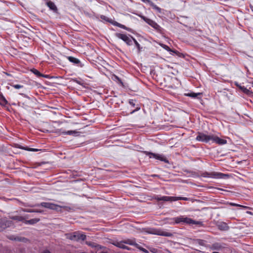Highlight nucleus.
I'll return each instance as SVG.
<instances>
[{
    "instance_id": "obj_1",
    "label": "nucleus",
    "mask_w": 253,
    "mask_h": 253,
    "mask_svg": "<svg viewBox=\"0 0 253 253\" xmlns=\"http://www.w3.org/2000/svg\"><path fill=\"white\" fill-rule=\"evenodd\" d=\"M171 220L174 222V223L176 224L185 223L189 225L195 224L199 226H203V222L200 221H196L190 218L185 217L184 216L173 217Z\"/></svg>"
},
{
    "instance_id": "obj_2",
    "label": "nucleus",
    "mask_w": 253,
    "mask_h": 253,
    "mask_svg": "<svg viewBox=\"0 0 253 253\" xmlns=\"http://www.w3.org/2000/svg\"><path fill=\"white\" fill-rule=\"evenodd\" d=\"M201 176L204 177H210L217 179H226L229 177V175L217 172H203L201 174Z\"/></svg>"
},
{
    "instance_id": "obj_3",
    "label": "nucleus",
    "mask_w": 253,
    "mask_h": 253,
    "mask_svg": "<svg viewBox=\"0 0 253 253\" xmlns=\"http://www.w3.org/2000/svg\"><path fill=\"white\" fill-rule=\"evenodd\" d=\"M154 199L158 201H176L178 200H184V201H188V198L186 197H170V196H160L159 195H155L154 197Z\"/></svg>"
},
{
    "instance_id": "obj_4",
    "label": "nucleus",
    "mask_w": 253,
    "mask_h": 253,
    "mask_svg": "<svg viewBox=\"0 0 253 253\" xmlns=\"http://www.w3.org/2000/svg\"><path fill=\"white\" fill-rule=\"evenodd\" d=\"M147 232L151 234L157 235L165 237H171L172 236V233L167 232L166 230H164L161 229L150 228L147 231Z\"/></svg>"
},
{
    "instance_id": "obj_5",
    "label": "nucleus",
    "mask_w": 253,
    "mask_h": 253,
    "mask_svg": "<svg viewBox=\"0 0 253 253\" xmlns=\"http://www.w3.org/2000/svg\"><path fill=\"white\" fill-rule=\"evenodd\" d=\"M115 36L123 40L128 46L133 44V40L134 38L131 35L117 33L115 34Z\"/></svg>"
},
{
    "instance_id": "obj_6",
    "label": "nucleus",
    "mask_w": 253,
    "mask_h": 253,
    "mask_svg": "<svg viewBox=\"0 0 253 253\" xmlns=\"http://www.w3.org/2000/svg\"><path fill=\"white\" fill-rule=\"evenodd\" d=\"M67 238L71 240L78 241H84L86 239V235L81 233L80 232H75L73 233L66 234Z\"/></svg>"
},
{
    "instance_id": "obj_7",
    "label": "nucleus",
    "mask_w": 253,
    "mask_h": 253,
    "mask_svg": "<svg viewBox=\"0 0 253 253\" xmlns=\"http://www.w3.org/2000/svg\"><path fill=\"white\" fill-rule=\"evenodd\" d=\"M143 153L149 157L150 158H154L157 160L169 164L168 159L163 154L153 153L148 151H144Z\"/></svg>"
},
{
    "instance_id": "obj_8",
    "label": "nucleus",
    "mask_w": 253,
    "mask_h": 253,
    "mask_svg": "<svg viewBox=\"0 0 253 253\" xmlns=\"http://www.w3.org/2000/svg\"><path fill=\"white\" fill-rule=\"evenodd\" d=\"M213 134L207 135L203 132H199L196 138V140L204 143H208L212 140Z\"/></svg>"
},
{
    "instance_id": "obj_9",
    "label": "nucleus",
    "mask_w": 253,
    "mask_h": 253,
    "mask_svg": "<svg viewBox=\"0 0 253 253\" xmlns=\"http://www.w3.org/2000/svg\"><path fill=\"white\" fill-rule=\"evenodd\" d=\"M141 18L145 21L148 24L150 25L155 30H156L158 32H160L161 31V27L154 21L149 19L145 16H141Z\"/></svg>"
},
{
    "instance_id": "obj_10",
    "label": "nucleus",
    "mask_w": 253,
    "mask_h": 253,
    "mask_svg": "<svg viewBox=\"0 0 253 253\" xmlns=\"http://www.w3.org/2000/svg\"><path fill=\"white\" fill-rule=\"evenodd\" d=\"M41 207L55 211H58L61 208L60 206L51 203L42 202L41 203Z\"/></svg>"
},
{
    "instance_id": "obj_11",
    "label": "nucleus",
    "mask_w": 253,
    "mask_h": 253,
    "mask_svg": "<svg viewBox=\"0 0 253 253\" xmlns=\"http://www.w3.org/2000/svg\"><path fill=\"white\" fill-rule=\"evenodd\" d=\"M10 222L6 218L0 216V232L3 231L6 228L8 227Z\"/></svg>"
},
{
    "instance_id": "obj_12",
    "label": "nucleus",
    "mask_w": 253,
    "mask_h": 253,
    "mask_svg": "<svg viewBox=\"0 0 253 253\" xmlns=\"http://www.w3.org/2000/svg\"><path fill=\"white\" fill-rule=\"evenodd\" d=\"M109 23H111L114 26H117L119 28H121L122 29H125L128 32H132V29L126 27L125 25H123L121 23H118L117 21H114L112 19H111L110 21H109Z\"/></svg>"
},
{
    "instance_id": "obj_13",
    "label": "nucleus",
    "mask_w": 253,
    "mask_h": 253,
    "mask_svg": "<svg viewBox=\"0 0 253 253\" xmlns=\"http://www.w3.org/2000/svg\"><path fill=\"white\" fill-rule=\"evenodd\" d=\"M216 225L217 228L221 231H227L229 229L227 224L224 222H217Z\"/></svg>"
},
{
    "instance_id": "obj_14",
    "label": "nucleus",
    "mask_w": 253,
    "mask_h": 253,
    "mask_svg": "<svg viewBox=\"0 0 253 253\" xmlns=\"http://www.w3.org/2000/svg\"><path fill=\"white\" fill-rule=\"evenodd\" d=\"M212 141L218 145H224L227 143L226 140L221 139L213 134L212 135Z\"/></svg>"
},
{
    "instance_id": "obj_15",
    "label": "nucleus",
    "mask_w": 253,
    "mask_h": 253,
    "mask_svg": "<svg viewBox=\"0 0 253 253\" xmlns=\"http://www.w3.org/2000/svg\"><path fill=\"white\" fill-rule=\"evenodd\" d=\"M7 238L12 241H17L20 242H25L27 240V239L24 237H20L18 236H15L14 235H9L7 236Z\"/></svg>"
},
{
    "instance_id": "obj_16",
    "label": "nucleus",
    "mask_w": 253,
    "mask_h": 253,
    "mask_svg": "<svg viewBox=\"0 0 253 253\" xmlns=\"http://www.w3.org/2000/svg\"><path fill=\"white\" fill-rule=\"evenodd\" d=\"M142 1L145 3H148L153 9L156 10L158 12H161V8L157 6L155 4H154L153 2L150 1V0H141Z\"/></svg>"
},
{
    "instance_id": "obj_17",
    "label": "nucleus",
    "mask_w": 253,
    "mask_h": 253,
    "mask_svg": "<svg viewBox=\"0 0 253 253\" xmlns=\"http://www.w3.org/2000/svg\"><path fill=\"white\" fill-rule=\"evenodd\" d=\"M67 58L68 59V60L73 63L74 64L78 65L80 66L81 67H82V64H81V62L79 59L78 58H76L73 56H67Z\"/></svg>"
},
{
    "instance_id": "obj_18",
    "label": "nucleus",
    "mask_w": 253,
    "mask_h": 253,
    "mask_svg": "<svg viewBox=\"0 0 253 253\" xmlns=\"http://www.w3.org/2000/svg\"><path fill=\"white\" fill-rule=\"evenodd\" d=\"M26 217H24L20 215H11L9 216V218L13 220H16L17 221H22L24 222V220L25 219H26Z\"/></svg>"
},
{
    "instance_id": "obj_19",
    "label": "nucleus",
    "mask_w": 253,
    "mask_h": 253,
    "mask_svg": "<svg viewBox=\"0 0 253 253\" xmlns=\"http://www.w3.org/2000/svg\"><path fill=\"white\" fill-rule=\"evenodd\" d=\"M126 243H125V241H123L119 242H117L115 245L117 246V247H119L120 248L123 249H126L127 250L129 251L130 250V248L126 246L125 244Z\"/></svg>"
},
{
    "instance_id": "obj_20",
    "label": "nucleus",
    "mask_w": 253,
    "mask_h": 253,
    "mask_svg": "<svg viewBox=\"0 0 253 253\" xmlns=\"http://www.w3.org/2000/svg\"><path fill=\"white\" fill-rule=\"evenodd\" d=\"M125 243H126V244H128L129 245L133 246L135 247L136 248H139L138 246L139 245L135 242V241L134 239L126 240H125Z\"/></svg>"
},
{
    "instance_id": "obj_21",
    "label": "nucleus",
    "mask_w": 253,
    "mask_h": 253,
    "mask_svg": "<svg viewBox=\"0 0 253 253\" xmlns=\"http://www.w3.org/2000/svg\"><path fill=\"white\" fill-rule=\"evenodd\" d=\"M46 5L51 10L54 11H56L57 10V7L54 2L49 1L46 2Z\"/></svg>"
},
{
    "instance_id": "obj_22",
    "label": "nucleus",
    "mask_w": 253,
    "mask_h": 253,
    "mask_svg": "<svg viewBox=\"0 0 253 253\" xmlns=\"http://www.w3.org/2000/svg\"><path fill=\"white\" fill-rule=\"evenodd\" d=\"M39 221H40L39 218H33V219H31L30 220H27L25 219L24 222L26 224L33 225V224H34L38 222Z\"/></svg>"
},
{
    "instance_id": "obj_23",
    "label": "nucleus",
    "mask_w": 253,
    "mask_h": 253,
    "mask_svg": "<svg viewBox=\"0 0 253 253\" xmlns=\"http://www.w3.org/2000/svg\"><path fill=\"white\" fill-rule=\"evenodd\" d=\"M201 93H195V92H190L187 93H185L184 95L186 96L191 97L193 98H195L198 97V96L201 95Z\"/></svg>"
},
{
    "instance_id": "obj_24",
    "label": "nucleus",
    "mask_w": 253,
    "mask_h": 253,
    "mask_svg": "<svg viewBox=\"0 0 253 253\" xmlns=\"http://www.w3.org/2000/svg\"><path fill=\"white\" fill-rule=\"evenodd\" d=\"M8 104V101L5 99V98L3 96L2 94H0V104L1 106H4L6 104Z\"/></svg>"
},
{
    "instance_id": "obj_25",
    "label": "nucleus",
    "mask_w": 253,
    "mask_h": 253,
    "mask_svg": "<svg viewBox=\"0 0 253 253\" xmlns=\"http://www.w3.org/2000/svg\"><path fill=\"white\" fill-rule=\"evenodd\" d=\"M18 148H19V149H22V150H27V151H28L37 152V151H39L40 150L38 149L30 148H28L27 147H23V146H19L18 147Z\"/></svg>"
},
{
    "instance_id": "obj_26",
    "label": "nucleus",
    "mask_w": 253,
    "mask_h": 253,
    "mask_svg": "<svg viewBox=\"0 0 253 253\" xmlns=\"http://www.w3.org/2000/svg\"><path fill=\"white\" fill-rule=\"evenodd\" d=\"M160 45H161V47H162L164 49H165V50H167L168 51L172 52L175 53L176 54H177V52H178V51H177L176 50H174L171 49L168 45H167L166 44H163V43H160Z\"/></svg>"
},
{
    "instance_id": "obj_27",
    "label": "nucleus",
    "mask_w": 253,
    "mask_h": 253,
    "mask_svg": "<svg viewBox=\"0 0 253 253\" xmlns=\"http://www.w3.org/2000/svg\"><path fill=\"white\" fill-rule=\"evenodd\" d=\"M62 134L65 135H76L77 134L79 133V132L76 130H68L67 131H62L61 132Z\"/></svg>"
},
{
    "instance_id": "obj_28",
    "label": "nucleus",
    "mask_w": 253,
    "mask_h": 253,
    "mask_svg": "<svg viewBox=\"0 0 253 253\" xmlns=\"http://www.w3.org/2000/svg\"><path fill=\"white\" fill-rule=\"evenodd\" d=\"M237 86L239 87V88L245 93L247 94H249L251 92L249 89H247L246 87L244 86H241L239 85L238 84H236Z\"/></svg>"
},
{
    "instance_id": "obj_29",
    "label": "nucleus",
    "mask_w": 253,
    "mask_h": 253,
    "mask_svg": "<svg viewBox=\"0 0 253 253\" xmlns=\"http://www.w3.org/2000/svg\"><path fill=\"white\" fill-rule=\"evenodd\" d=\"M25 212H38V213H42L43 212L42 210H34V209H24L23 210Z\"/></svg>"
},
{
    "instance_id": "obj_30",
    "label": "nucleus",
    "mask_w": 253,
    "mask_h": 253,
    "mask_svg": "<svg viewBox=\"0 0 253 253\" xmlns=\"http://www.w3.org/2000/svg\"><path fill=\"white\" fill-rule=\"evenodd\" d=\"M133 42H134L136 48H137L138 52L140 53V51H141L142 47L140 46V44L137 42V41L134 38L133 40Z\"/></svg>"
},
{
    "instance_id": "obj_31",
    "label": "nucleus",
    "mask_w": 253,
    "mask_h": 253,
    "mask_svg": "<svg viewBox=\"0 0 253 253\" xmlns=\"http://www.w3.org/2000/svg\"><path fill=\"white\" fill-rule=\"evenodd\" d=\"M222 248V246H221V244H220L219 243H214L212 245V248L213 250H219L221 249Z\"/></svg>"
},
{
    "instance_id": "obj_32",
    "label": "nucleus",
    "mask_w": 253,
    "mask_h": 253,
    "mask_svg": "<svg viewBox=\"0 0 253 253\" xmlns=\"http://www.w3.org/2000/svg\"><path fill=\"white\" fill-rule=\"evenodd\" d=\"M10 84L11 86H12V87H14V88H16V89H19V88H22V87H23V85H20V84H13V83H10V84Z\"/></svg>"
},
{
    "instance_id": "obj_33",
    "label": "nucleus",
    "mask_w": 253,
    "mask_h": 253,
    "mask_svg": "<svg viewBox=\"0 0 253 253\" xmlns=\"http://www.w3.org/2000/svg\"><path fill=\"white\" fill-rule=\"evenodd\" d=\"M197 242L198 243V244H199L200 245H201V246H205L206 241L203 240L198 239L197 240Z\"/></svg>"
},
{
    "instance_id": "obj_34",
    "label": "nucleus",
    "mask_w": 253,
    "mask_h": 253,
    "mask_svg": "<svg viewBox=\"0 0 253 253\" xmlns=\"http://www.w3.org/2000/svg\"><path fill=\"white\" fill-rule=\"evenodd\" d=\"M100 18L103 20H105L107 22H109V21H110L111 19L108 18L107 17L104 16V15H101L100 16Z\"/></svg>"
},
{
    "instance_id": "obj_35",
    "label": "nucleus",
    "mask_w": 253,
    "mask_h": 253,
    "mask_svg": "<svg viewBox=\"0 0 253 253\" xmlns=\"http://www.w3.org/2000/svg\"><path fill=\"white\" fill-rule=\"evenodd\" d=\"M139 248H137L140 251L143 252L144 253H148L149 252L146 249L141 247L140 245L138 246Z\"/></svg>"
},
{
    "instance_id": "obj_36",
    "label": "nucleus",
    "mask_w": 253,
    "mask_h": 253,
    "mask_svg": "<svg viewBox=\"0 0 253 253\" xmlns=\"http://www.w3.org/2000/svg\"><path fill=\"white\" fill-rule=\"evenodd\" d=\"M230 205H232V206H237V207L246 208V207H245V206H242V205H239V204H235V203H231Z\"/></svg>"
},
{
    "instance_id": "obj_37",
    "label": "nucleus",
    "mask_w": 253,
    "mask_h": 253,
    "mask_svg": "<svg viewBox=\"0 0 253 253\" xmlns=\"http://www.w3.org/2000/svg\"><path fill=\"white\" fill-rule=\"evenodd\" d=\"M86 244L89 245V246L92 247H96V246L95 245V243L93 242H87Z\"/></svg>"
},
{
    "instance_id": "obj_38",
    "label": "nucleus",
    "mask_w": 253,
    "mask_h": 253,
    "mask_svg": "<svg viewBox=\"0 0 253 253\" xmlns=\"http://www.w3.org/2000/svg\"><path fill=\"white\" fill-rule=\"evenodd\" d=\"M34 73L39 77L42 76V74L40 72L37 70H35V71H34Z\"/></svg>"
},
{
    "instance_id": "obj_39",
    "label": "nucleus",
    "mask_w": 253,
    "mask_h": 253,
    "mask_svg": "<svg viewBox=\"0 0 253 253\" xmlns=\"http://www.w3.org/2000/svg\"><path fill=\"white\" fill-rule=\"evenodd\" d=\"M129 103L130 105H131L133 107H134L135 106V103H134L133 100H130L129 101Z\"/></svg>"
},
{
    "instance_id": "obj_40",
    "label": "nucleus",
    "mask_w": 253,
    "mask_h": 253,
    "mask_svg": "<svg viewBox=\"0 0 253 253\" xmlns=\"http://www.w3.org/2000/svg\"><path fill=\"white\" fill-rule=\"evenodd\" d=\"M30 206L31 207H40V206H41V203H40V204H37L35 205H30Z\"/></svg>"
},
{
    "instance_id": "obj_41",
    "label": "nucleus",
    "mask_w": 253,
    "mask_h": 253,
    "mask_svg": "<svg viewBox=\"0 0 253 253\" xmlns=\"http://www.w3.org/2000/svg\"><path fill=\"white\" fill-rule=\"evenodd\" d=\"M76 83H78V84H81V83H80V82L79 81H76Z\"/></svg>"
},
{
    "instance_id": "obj_42",
    "label": "nucleus",
    "mask_w": 253,
    "mask_h": 253,
    "mask_svg": "<svg viewBox=\"0 0 253 253\" xmlns=\"http://www.w3.org/2000/svg\"><path fill=\"white\" fill-rule=\"evenodd\" d=\"M212 253H219L218 252H213Z\"/></svg>"
},
{
    "instance_id": "obj_43",
    "label": "nucleus",
    "mask_w": 253,
    "mask_h": 253,
    "mask_svg": "<svg viewBox=\"0 0 253 253\" xmlns=\"http://www.w3.org/2000/svg\"><path fill=\"white\" fill-rule=\"evenodd\" d=\"M153 176L155 177L158 176L157 175H154Z\"/></svg>"
}]
</instances>
